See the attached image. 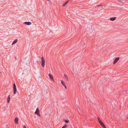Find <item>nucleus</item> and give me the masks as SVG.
<instances>
[{
    "instance_id": "obj_1",
    "label": "nucleus",
    "mask_w": 128,
    "mask_h": 128,
    "mask_svg": "<svg viewBox=\"0 0 128 128\" xmlns=\"http://www.w3.org/2000/svg\"><path fill=\"white\" fill-rule=\"evenodd\" d=\"M41 61L42 66V67H44L45 65V60L43 57L41 58Z\"/></svg>"
},
{
    "instance_id": "obj_2",
    "label": "nucleus",
    "mask_w": 128,
    "mask_h": 128,
    "mask_svg": "<svg viewBox=\"0 0 128 128\" xmlns=\"http://www.w3.org/2000/svg\"><path fill=\"white\" fill-rule=\"evenodd\" d=\"M13 92L14 94H16V93L17 90L16 84H14L13 86Z\"/></svg>"
},
{
    "instance_id": "obj_3",
    "label": "nucleus",
    "mask_w": 128,
    "mask_h": 128,
    "mask_svg": "<svg viewBox=\"0 0 128 128\" xmlns=\"http://www.w3.org/2000/svg\"><path fill=\"white\" fill-rule=\"evenodd\" d=\"M98 120L99 122V123L102 126H104V124L103 123V122L102 121L100 120V118H98Z\"/></svg>"
},
{
    "instance_id": "obj_4",
    "label": "nucleus",
    "mask_w": 128,
    "mask_h": 128,
    "mask_svg": "<svg viewBox=\"0 0 128 128\" xmlns=\"http://www.w3.org/2000/svg\"><path fill=\"white\" fill-rule=\"evenodd\" d=\"M119 59L120 58L119 57L116 58L114 60V64L116 63L117 62H118V61L119 60Z\"/></svg>"
},
{
    "instance_id": "obj_5",
    "label": "nucleus",
    "mask_w": 128,
    "mask_h": 128,
    "mask_svg": "<svg viewBox=\"0 0 128 128\" xmlns=\"http://www.w3.org/2000/svg\"><path fill=\"white\" fill-rule=\"evenodd\" d=\"M35 113L36 114H37L38 115H39L40 116V115L39 114V110L38 108L36 109V112H35Z\"/></svg>"
},
{
    "instance_id": "obj_6",
    "label": "nucleus",
    "mask_w": 128,
    "mask_h": 128,
    "mask_svg": "<svg viewBox=\"0 0 128 128\" xmlns=\"http://www.w3.org/2000/svg\"><path fill=\"white\" fill-rule=\"evenodd\" d=\"M61 82L62 84L64 86L65 88L66 89L67 88L66 85L65 83L62 80L61 81Z\"/></svg>"
},
{
    "instance_id": "obj_7",
    "label": "nucleus",
    "mask_w": 128,
    "mask_h": 128,
    "mask_svg": "<svg viewBox=\"0 0 128 128\" xmlns=\"http://www.w3.org/2000/svg\"><path fill=\"white\" fill-rule=\"evenodd\" d=\"M24 23L27 25H30L32 23L31 22H25Z\"/></svg>"
},
{
    "instance_id": "obj_8",
    "label": "nucleus",
    "mask_w": 128,
    "mask_h": 128,
    "mask_svg": "<svg viewBox=\"0 0 128 128\" xmlns=\"http://www.w3.org/2000/svg\"><path fill=\"white\" fill-rule=\"evenodd\" d=\"M116 17L112 18H110V20L111 21H114L116 20Z\"/></svg>"
},
{
    "instance_id": "obj_9",
    "label": "nucleus",
    "mask_w": 128,
    "mask_h": 128,
    "mask_svg": "<svg viewBox=\"0 0 128 128\" xmlns=\"http://www.w3.org/2000/svg\"><path fill=\"white\" fill-rule=\"evenodd\" d=\"M18 41V40L16 39L13 42L12 45H13L16 44Z\"/></svg>"
},
{
    "instance_id": "obj_10",
    "label": "nucleus",
    "mask_w": 128,
    "mask_h": 128,
    "mask_svg": "<svg viewBox=\"0 0 128 128\" xmlns=\"http://www.w3.org/2000/svg\"><path fill=\"white\" fill-rule=\"evenodd\" d=\"M10 95H9L8 96V97L7 99V102L8 103H9L10 101Z\"/></svg>"
},
{
    "instance_id": "obj_11",
    "label": "nucleus",
    "mask_w": 128,
    "mask_h": 128,
    "mask_svg": "<svg viewBox=\"0 0 128 128\" xmlns=\"http://www.w3.org/2000/svg\"><path fill=\"white\" fill-rule=\"evenodd\" d=\"M15 122L16 124L18 123V119L17 117H16L15 119Z\"/></svg>"
},
{
    "instance_id": "obj_12",
    "label": "nucleus",
    "mask_w": 128,
    "mask_h": 128,
    "mask_svg": "<svg viewBox=\"0 0 128 128\" xmlns=\"http://www.w3.org/2000/svg\"><path fill=\"white\" fill-rule=\"evenodd\" d=\"M48 75H49V77L52 80V79L53 78L52 76L50 74H48Z\"/></svg>"
},
{
    "instance_id": "obj_13",
    "label": "nucleus",
    "mask_w": 128,
    "mask_h": 128,
    "mask_svg": "<svg viewBox=\"0 0 128 128\" xmlns=\"http://www.w3.org/2000/svg\"><path fill=\"white\" fill-rule=\"evenodd\" d=\"M64 76L65 77V78H66V79H68V78L67 75H66V74H64Z\"/></svg>"
},
{
    "instance_id": "obj_14",
    "label": "nucleus",
    "mask_w": 128,
    "mask_h": 128,
    "mask_svg": "<svg viewBox=\"0 0 128 128\" xmlns=\"http://www.w3.org/2000/svg\"><path fill=\"white\" fill-rule=\"evenodd\" d=\"M124 0H119L118 1V2H124Z\"/></svg>"
},
{
    "instance_id": "obj_15",
    "label": "nucleus",
    "mask_w": 128,
    "mask_h": 128,
    "mask_svg": "<svg viewBox=\"0 0 128 128\" xmlns=\"http://www.w3.org/2000/svg\"><path fill=\"white\" fill-rule=\"evenodd\" d=\"M67 126V125L66 124H65L64 126H63L62 128H66Z\"/></svg>"
},
{
    "instance_id": "obj_16",
    "label": "nucleus",
    "mask_w": 128,
    "mask_h": 128,
    "mask_svg": "<svg viewBox=\"0 0 128 128\" xmlns=\"http://www.w3.org/2000/svg\"><path fill=\"white\" fill-rule=\"evenodd\" d=\"M68 2L67 1L63 5V6H64L68 3Z\"/></svg>"
},
{
    "instance_id": "obj_17",
    "label": "nucleus",
    "mask_w": 128,
    "mask_h": 128,
    "mask_svg": "<svg viewBox=\"0 0 128 128\" xmlns=\"http://www.w3.org/2000/svg\"><path fill=\"white\" fill-rule=\"evenodd\" d=\"M64 122L67 123H68L69 122V121L68 120H65Z\"/></svg>"
},
{
    "instance_id": "obj_18",
    "label": "nucleus",
    "mask_w": 128,
    "mask_h": 128,
    "mask_svg": "<svg viewBox=\"0 0 128 128\" xmlns=\"http://www.w3.org/2000/svg\"><path fill=\"white\" fill-rule=\"evenodd\" d=\"M45 92H46V93L45 94H46V95L47 94H48V91H47V90H46Z\"/></svg>"
},
{
    "instance_id": "obj_19",
    "label": "nucleus",
    "mask_w": 128,
    "mask_h": 128,
    "mask_svg": "<svg viewBox=\"0 0 128 128\" xmlns=\"http://www.w3.org/2000/svg\"><path fill=\"white\" fill-rule=\"evenodd\" d=\"M23 128H26V127L25 126H23Z\"/></svg>"
},
{
    "instance_id": "obj_20",
    "label": "nucleus",
    "mask_w": 128,
    "mask_h": 128,
    "mask_svg": "<svg viewBox=\"0 0 128 128\" xmlns=\"http://www.w3.org/2000/svg\"><path fill=\"white\" fill-rule=\"evenodd\" d=\"M52 80H53V82H54V80L53 78L52 79Z\"/></svg>"
},
{
    "instance_id": "obj_21",
    "label": "nucleus",
    "mask_w": 128,
    "mask_h": 128,
    "mask_svg": "<svg viewBox=\"0 0 128 128\" xmlns=\"http://www.w3.org/2000/svg\"><path fill=\"white\" fill-rule=\"evenodd\" d=\"M103 127L104 128H106L105 127V125L104 126H103Z\"/></svg>"
},
{
    "instance_id": "obj_22",
    "label": "nucleus",
    "mask_w": 128,
    "mask_h": 128,
    "mask_svg": "<svg viewBox=\"0 0 128 128\" xmlns=\"http://www.w3.org/2000/svg\"><path fill=\"white\" fill-rule=\"evenodd\" d=\"M118 0V1H119V0Z\"/></svg>"
}]
</instances>
